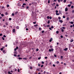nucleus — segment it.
<instances>
[{
	"mask_svg": "<svg viewBox=\"0 0 74 74\" xmlns=\"http://www.w3.org/2000/svg\"><path fill=\"white\" fill-rule=\"evenodd\" d=\"M17 5L19 7H21V3L19 2L18 3Z\"/></svg>",
	"mask_w": 74,
	"mask_h": 74,
	"instance_id": "f257e3e1",
	"label": "nucleus"
},
{
	"mask_svg": "<svg viewBox=\"0 0 74 74\" xmlns=\"http://www.w3.org/2000/svg\"><path fill=\"white\" fill-rule=\"evenodd\" d=\"M6 52H7V51H5L4 50L3 51V53H4V54H5Z\"/></svg>",
	"mask_w": 74,
	"mask_h": 74,
	"instance_id": "f03ea898",
	"label": "nucleus"
},
{
	"mask_svg": "<svg viewBox=\"0 0 74 74\" xmlns=\"http://www.w3.org/2000/svg\"><path fill=\"white\" fill-rule=\"evenodd\" d=\"M60 29H61V30L62 32H64V30L63 29H62V27L60 28Z\"/></svg>",
	"mask_w": 74,
	"mask_h": 74,
	"instance_id": "7ed1b4c3",
	"label": "nucleus"
},
{
	"mask_svg": "<svg viewBox=\"0 0 74 74\" xmlns=\"http://www.w3.org/2000/svg\"><path fill=\"white\" fill-rule=\"evenodd\" d=\"M68 49H67V48H65V49H63V51H67Z\"/></svg>",
	"mask_w": 74,
	"mask_h": 74,
	"instance_id": "20e7f679",
	"label": "nucleus"
},
{
	"mask_svg": "<svg viewBox=\"0 0 74 74\" xmlns=\"http://www.w3.org/2000/svg\"><path fill=\"white\" fill-rule=\"evenodd\" d=\"M15 29H13V33H15Z\"/></svg>",
	"mask_w": 74,
	"mask_h": 74,
	"instance_id": "39448f33",
	"label": "nucleus"
},
{
	"mask_svg": "<svg viewBox=\"0 0 74 74\" xmlns=\"http://www.w3.org/2000/svg\"><path fill=\"white\" fill-rule=\"evenodd\" d=\"M16 28L17 29H19V26H17Z\"/></svg>",
	"mask_w": 74,
	"mask_h": 74,
	"instance_id": "423d86ee",
	"label": "nucleus"
},
{
	"mask_svg": "<svg viewBox=\"0 0 74 74\" xmlns=\"http://www.w3.org/2000/svg\"><path fill=\"white\" fill-rule=\"evenodd\" d=\"M74 41V40L73 39H71L70 40V42H73Z\"/></svg>",
	"mask_w": 74,
	"mask_h": 74,
	"instance_id": "0eeeda50",
	"label": "nucleus"
},
{
	"mask_svg": "<svg viewBox=\"0 0 74 74\" xmlns=\"http://www.w3.org/2000/svg\"><path fill=\"white\" fill-rule=\"evenodd\" d=\"M59 22L61 23H62L63 22V21L61 20H59Z\"/></svg>",
	"mask_w": 74,
	"mask_h": 74,
	"instance_id": "6e6552de",
	"label": "nucleus"
},
{
	"mask_svg": "<svg viewBox=\"0 0 74 74\" xmlns=\"http://www.w3.org/2000/svg\"><path fill=\"white\" fill-rule=\"evenodd\" d=\"M18 12L17 11L15 13V15H16V14H18Z\"/></svg>",
	"mask_w": 74,
	"mask_h": 74,
	"instance_id": "1a4fd4ad",
	"label": "nucleus"
},
{
	"mask_svg": "<svg viewBox=\"0 0 74 74\" xmlns=\"http://www.w3.org/2000/svg\"><path fill=\"white\" fill-rule=\"evenodd\" d=\"M65 11H68V9H67V8H66L65 9Z\"/></svg>",
	"mask_w": 74,
	"mask_h": 74,
	"instance_id": "9d476101",
	"label": "nucleus"
},
{
	"mask_svg": "<svg viewBox=\"0 0 74 74\" xmlns=\"http://www.w3.org/2000/svg\"><path fill=\"white\" fill-rule=\"evenodd\" d=\"M14 15H15V14H14V13H12V16H14Z\"/></svg>",
	"mask_w": 74,
	"mask_h": 74,
	"instance_id": "9b49d317",
	"label": "nucleus"
},
{
	"mask_svg": "<svg viewBox=\"0 0 74 74\" xmlns=\"http://www.w3.org/2000/svg\"><path fill=\"white\" fill-rule=\"evenodd\" d=\"M56 21H58V19L57 18H55Z\"/></svg>",
	"mask_w": 74,
	"mask_h": 74,
	"instance_id": "f8f14e48",
	"label": "nucleus"
},
{
	"mask_svg": "<svg viewBox=\"0 0 74 74\" xmlns=\"http://www.w3.org/2000/svg\"><path fill=\"white\" fill-rule=\"evenodd\" d=\"M8 74H12V73H11V72H10V71H8Z\"/></svg>",
	"mask_w": 74,
	"mask_h": 74,
	"instance_id": "ddd939ff",
	"label": "nucleus"
},
{
	"mask_svg": "<svg viewBox=\"0 0 74 74\" xmlns=\"http://www.w3.org/2000/svg\"><path fill=\"white\" fill-rule=\"evenodd\" d=\"M68 6L69 7H70L71 6V4H69L68 5Z\"/></svg>",
	"mask_w": 74,
	"mask_h": 74,
	"instance_id": "4468645a",
	"label": "nucleus"
},
{
	"mask_svg": "<svg viewBox=\"0 0 74 74\" xmlns=\"http://www.w3.org/2000/svg\"><path fill=\"white\" fill-rule=\"evenodd\" d=\"M23 59H24V60H27V58H23Z\"/></svg>",
	"mask_w": 74,
	"mask_h": 74,
	"instance_id": "2eb2a0df",
	"label": "nucleus"
},
{
	"mask_svg": "<svg viewBox=\"0 0 74 74\" xmlns=\"http://www.w3.org/2000/svg\"><path fill=\"white\" fill-rule=\"evenodd\" d=\"M66 19L67 21H69V18L67 17L66 18Z\"/></svg>",
	"mask_w": 74,
	"mask_h": 74,
	"instance_id": "dca6fc26",
	"label": "nucleus"
},
{
	"mask_svg": "<svg viewBox=\"0 0 74 74\" xmlns=\"http://www.w3.org/2000/svg\"><path fill=\"white\" fill-rule=\"evenodd\" d=\"M52 38H51L50 40H49V42H51V41H52Z\"/></svg>",
	"mask_w": 74,
	"mask_h": 74,
	"instance_id": "f3484780",
	"label": "nucleus"
},
{
	"mask_svg": "<svg viewBox=\"0 0 74 74\" xmlns=\"http://www.w3.org/2000/svg\"><path fill=\"white\" fill-rule=\"evenodd\" d=\"M5 25H8V23H7V22H6L5 23Z\"/></svg>",
	"mask_w": 74,
	"mask_h": 74,
	"instance_id": "a211bd4d",
	"label": "nucleus"
},
{
	"mask_svg": "<svg viewBox=\"0 0 74 74\" xmlns=\"http://www.w3.org/2000/svg\"><path fill=\"white\" fill-rule=\"evenodd\" d=\"M47 23L48 24H49V23H50V21H49V20L47 22Z\"/></svg>",
	"mask_w": 74,
	"mask_h": 74,
	"instance_id": "6ab92c4d",
	"label": "nucleus"
},
{
	"mask_svg": "<svg viewBox=\"0 0 74 74\" xmlns=\"http://www.w3.org/2000/svg\"><path fill=\"white\" fill-rule=\"evenodd\" d=\"M62 28L63 29H66V28L64 27H62Z\"/></svg>",
	"mask_w": 74,
	"mask_h": 74,
	"instance_id": "aec40b11",
	"label": "nucleus"
},
{
	"mask_svg": "<svg viewBox=\"0 0 74 74\" xmlns=\"http://www.w3.org/2000/svg\"><path fill=\"white\" fill-rule=\"evenodd\" d=\"M71 24H73L74 23H73V22L71 21Z\"/></svg>",
	"mask_w": 74,
	"mask_h": 74,
	"instance_id": "412c9836",
	"label": "nucleus"
},
{
	"mask_svg": "<svg viewBox=\"0 0 74 74\" xmlns=\"http://www.w3.org/2000/svg\"><path fill=\"white\" fill-rule=\"evenodd\" d=\"M38 26V25L36 24L34 25L35 27H36V26Z\"/></svg>",
	"mask_w": 74,
	"mask_h": 74,
	"instance_id": "4be33fe9",
	"label": "nucleus"
},
{
	"mask_svg": "<svg viewBox=\"0 0 74 74\" xmlns=\"http://www.w3.org/2000/svg\"><path fill=\"white\" fill-rule=\"evenodd\" d=\"M21 9H24V8L22 7L20 8Z\"/></svg>",
	"mask_w": 74,
	"mask_h": 74,
	"instance_id": "5701e85b",
	"label": "nucleus"
},
{
	"mask_svg": "<svg viewBox=\"0 0 74 74\" xmlns=\"http://www.w3.org/2000/svg\"><path fill=\"white\" fill-rule=\"evenodd\" d=\"M49 26H50V25H48L46 26V27H49Z\"/></svg>",
	"mask_w": 74,
	"mask_h": 74,
	"instance_id": "b1692460",
	"label": "nucleus"
},
{
	"mask_svg": "<svg viewBox=\"0 0 74 74\" xmlns=\"http://www.w3.org/2000/svg\"><path fill=\"white\" fill-rule=\"evenodd\" d=\"M26 8L27 9H28V8H29V6H27Z\"/></svg>",
	"mask_w": 74,
	"mask_h": 74,
	"instance_id": "393cba45",
	"label": "nucleus"
},
{
	"mask_svg": "<svg viewBox=\"0 0 74 74\" xmlns=\"http://www.w3.org/2000/svg\"><path fill=\"white\" fill-rule=\"evenodd\" d=\"M56 33H57V34H58V33H59V31H57L56 32Z\"/></svg>",
	"mask_w": 74,
	"mask_h": 74,
	"instance_id": "a878e982",
	"label": "nucleus"
},
{
	"mask_svg": "<svg viewBox=\"0 0 74 74\" xmlns=\"http://www.w3.org/2000/svg\"><path fill=\"white\" fill-rule=\"evenodd\" d=\"M36 51H39V49H36Z\"/></svg>",
	"mask_w": 74,
	"mask_h": 74,
	"instance_id": "bb28decb",
	"label": "nucleus"
},
{
	"mask_svg": "<svg viewBox=\"0 0 74 74\" xmlns=\"http://www.w3.org/2000/svg\"><path fill=\"white\" fill-rule=\"evenodd\" d=\"M9 20H10V21H11V20H12V18H9Z\"/></svg>",
	"mask_w": 74,
	"mask_h": 74,
	"instance_id": "cd10ccee",
	"label": "nucleus"
},
{
	"mask_svg": "<svg viewBox=\"0 0 74 74\" xmlns=\"http://www.w3.org/2000/svg\"><path fill=\"white\" fill-rule=\"evenodd\" d=\"M74 8V6H73V5L71 6V8Z\"/></svg>",
	"mask_w": 74,
	"mask_h": 74,
	"instance_id": "c85d7f7f",
	"label": "nucleus"
},
{
	"mask_svg": "<svg viewBox=\"0 0 74 74\" xmlns=\"http://www.w3.org/2000/svg\"><path fill=\"white\" fill-rule=\"evenodd\" d=\"M54 56L55 57V58H56L57 57V56L56 55V54H55L54 55Z\"/></svg>",
	"mask_w": 74,
	"mask_h": 74,
	"instance_id": "c756f323",
	"label": "nucleus"
},
{
	"mask_svg": "<svg viewBox=\"0 0 74 74\" xmlns=\"http://www.w3.org/2000/svg\"><path fill=\"white\" fill-rule=\"evenodd\" d=\"M66 1H67V0H64V3H66Z\"/></svg>",
	"mask_w": 74,
	"mask_h": 74,
	"instance_id": "7c9ffc66",
	"label": "nucleus"
},
{
	"mask_svg": "<svg viewBox=\"0 0 74 74\" xmlns=\"http://www.w3.org/2000/svg\"><path fill=\"white\" fill-rule=\"evenodd\" d=\"M2 40H5L4 38L3 37H2Z\"/></svg>",
	"mask_w": 74,
	"mask_h": 74,
	"instance_id": "2f4dec72",
	"label": "nucleus"
},
{
	"mask_svg": "<svg viewBox=\"0 0 74 74\" xmlns=\"http://www.w3.org/2000/svg\"><path fill=\"white\" fill-rule=\"evenodd\" d=\"M18 72H19L20 71V69H18Z\"/></svg>",
	"mask_w": 74,
	"mask_h": 74,
	"instance_id": "473e14b6",
	"label": "nucleus"
},
{
	"mask_svg": "<svg viewBox=\"0 0 74 74\" xmlns=\"http://www.w3.org/2000/svg\"><path fill=\"white\" fill-rule=\"evenodd\" d=\"M1 16H4V14H1Z\"/></svg>",
	"mask_w": 74,
	"mask_h": 74,
	"instance_id": "72a5a7b5",
	"label": "nucleus"
},
{
	"mask_svg": "<svg viewBox=\"0 0 74 74\" xmlns=\"http://www.w3.org/2000/svg\"><path fill=\"white\" fill-rule=\"evenodd\" d=\"M41 63H42V64H44V61H42Z\"/></svg>",
	"mask_w": 74,
	"mask_h": 74,
	"instance_id": "f704fd0d",
	"label": "nucleus"
},
{
	"mask_svg": "<svg viewBox=\"0 0 74 74\" xmlns=\"http://www.w3.org/2000/svg\"><path fill=\"white\" fill-rule=\"evenodd\" d=\"M32 57H30L29 58V59H32Z\"/></svg>",
	"mask_w": 74,
	"mask_h": 74,
	"instance_id": "c9c22d12",
	"label": "nucleus"
},
{
	"mask_svg": "<svg viewBox=\"0 0 74 74\" xmlns=\"http://www.w3.org/2000/svg\"><path fill=\"white\" fill-rule=\"evenodd\" d=\"M1 51H3V48L1 49Z\"/></svg>",
	"mask_w": 74,
	"mask_h": 74,
	"instance_id": "e433bc0d",
	"label": "nucleus"
},
{
	"mask_svg": "<svg viewBox=\"0 0 74 74\" xmlns=\"http://www.w3.org/2000/svg\"><path fill=\"white\" fill-rule=\"evenodd\" d=\"M53 67H55V66H56L55 65L53 64Z\"/></svg>",
	"mask_w": 74,
	"mask_h": 74,
	"instance_id": "4c0bfd02",
	"label": "nucleus"
},
{
	"mask_svg": "<svg viewBox=\"0 0 74 74\" xmlns=\"http://www.w3.org/2000/svg\"><path fill=\"white\" fill-rule=\"evenodd\" d=\"M39 30H41V27H39Z\"/></svg>",
	"mask_w": 74,
	"mask_h": 74,
	"instance_id": "58836bf2",
	"label": "nucleus"
},
{
	"mask_svg": "<svg viewBox=\"0 0 74 74\" xmlns=\"http://www.w3.org/2000/svg\"><path fill=\"white\" fill-rule=\"evenodd\" d=\"M57 64H59V61H57Z\"/></svg>",
	"mask_w": 74,
	"mask_h": 74,
	"instance_id": "ea45409f",
	"label": "nucleus"
},
{
	"mask_svg": "<svg viewBox=\"0 0 74 74\" xmlns=\"http://www.w3.org/2000/svg\"><path fill=\"white\" fill-rule=\"evenodd\" d=\"M42 33H44V31H42Z\"/></svg>",
	"mask_w": 74,
	"mask_h": 74,
	"instance_id": "a19ab883",
	"label": "nucleus"
},
{
	"mask_svg": "<svg viewBox=\"0 0 74 74\" xmlns=\"http://www.w3.org/2000/svg\"><path fill=\"white\" fill-rule=\"evenodd\" d=\"M56 15H59V13H56Z\"/></svg>",
	"mask_w": 74,
	"mask_h": 74,
	"instance_id": "79ce46f5",
	"label": "nucleus"
},
{
	"mask_svg": "<svg viewBox=\"0 0 74 74\" xmlns=\"http://www.w3.org/2000/svg\"><path fill=\"white\" fill-rule=\"evenodd\" d=\"M48 3H50V1L49 0L48 1Z\"/></svg>",
	"mask_w": 74,
	"mask_h": 74,
	"instance_id": "37998d69",
	"label": "nucleus"
},
{
	"mask_svg": "<svg viewBox=\"0 0 74 74\" xmlns=\"http://www.w3.org/2000/svg\"><path fill=\"white\" fill-rule=\"evenodd\" d=\"M62 26H66V24L63 25Z\"/></svg>",
	"mask_w": 74,
	"mask_h": 74,
	"instance_id": "c03bdc74",
	"label": "nucleus"
},
{
	"mask_svg": "<svg viewBox=\"0 0 74 74\" xmlns=\"http://www.w3.org/2000/svg\"><path fill=\"white\" fill-rule=\"evenodd\" d=\"M9 5H7V7H9Z\"/></svg>",
	"mask_w": 74,
	"mask_h": 74,
	"instance_id": "a18cd8bd",
	"label": "nucleus"
},
{
	"mask_svg": "<svg viewBox=\"0 0 74 74\" xmlns=\"http://www.w3.org/2000/svg\"><path fill=\"white\" fill-rule=\"evenodd\" d=\"M3 27H6V26H5V25H4L3 26Z\"/></svg>",
	"mask_w": 74,
	"mask_h": 74,
	"instance_id": "49530a36",
	"label": "nucleus"
},
{
	"mask_svg": "<svg viewBox=\"0 0 74 74\" xmlns=\"http://www.w3.org/2000/svg\"><path fill=\"white\" fill-rule=\"evenodd\" d=\"M49 52H51V49H49Z\"/></svg>",
	"mask_w": 74,
	"mask_h": 74,
	"instance_id": "de8ad7c7",
	"label": "nucleus"
},
{
	"mask_svg": "<svg viewBox=\"0 0 74 74\" xmlns=\"http://www.w3.org/2000/svg\"><path fill=\"white\" fill-rule=\"evenodd\" d=\"M36 22H33V23H34V24H36Z\"/></svg>",
	"mask_w": 74,
	"mask_h": 74,
	"instance_id": "09e8293b",
	"label": "nucleus"
},
{
	"mask_svg": "<svg viewBox=\"0 0 74 74\" xmlns=\"http://www.w3.org/2000/svg\"><path fill=\"white\" fill-rule=\"evenodd\" d=\"M47 19H49V16H47Z\"/></svg>",
	"mask_w": 74,
	"mask_h": 74,
	"instance_id": "8fccbe9b",
	"label": "nucleus"
},
{
	"mask_svg": "<svg viewBox=\"0 0 74 74\" xmlns=\"http://www.w3.org/2000/svg\"><path fill=\"white\" fill-rule=\"evenodd\" d=\"M60 37H61V38H63V36H60Z\"/></svg>",
	"mask_w": 74,
	"mask_h": 74,
	"instance_id": "3c124183",
	"label": "nucleus"
},
{
	"mask_svg": "<svg viewBox=\"0 0 74 74\" xmlns=\"http://www.w3.org/2000/svg\"><path fill=\"white\" fill-rule=\"evenodd\" d=\"M14 56H15V57H16V54H14Z\"/></svg>",
	"mask_w": 74,
	"mask_h": 74,
	"instance_id": "603ef678",
	"label": "nucleus"
},
{
	"mask_svg": "<svg viewBox=\"0 0 74 74\" xmlns=\"http://www.w3.org/2000/svg\"><path fill=\"white\" fill-rule=\"evenodd\" d=\"M58 19H61V18H60V17H58Z\"/></svg>",
	"mask_w": 74,
	"mask_h": 74,
	"instance_id": "864d4df0",
	"label": "nucleus"
},
{
	"mask_svg": "<svg viewBox=\"0 0 74 74\" xmlns=\"http://www.w3.org/2000/svg\"><path fill=\"white\" fill-rule=\"evenodd\" d=\"M56 13H58V10H56Z\"/></svg>",
	"mask_w": 74,
	"mask_h": 74,
	"instance_id": "5fc2aeb1",
	"label": "nucleus"
},
{
	"mask_svg": "<svg viewBox=\"0 0 74 74\" xmlns=\"http://www.w3.org/2000/svg\"><path fill=\"white\" fill-rule=\"evenodd\" d=\"M14 54H17L16 52H14Z\"/></svg>",
	"mask_w": 74,
	"mask_h": 74,
	"instance_id": "6e6d98bb",
	"label": "nucleus"
},
{
	"mask_svg": "<svg viewBox=\"0 0 74 74\" xmlns=\"http://www.w3.org/2000/svg\"><path fill=\"white\" fill-rule=\"evenodd\" d=\"M40 59H41V57H39V58H38V60H40Z\"/></svg>",
	"mask_w": 74,
	"mask_h": 74,
	"instance_id": "4d7b16f0",
	"label": "nucleus"
},
{
	"mask_svg": "<svg viewBox=\"0 0 74 74\" xmlns=\"http://www.w3.org/2000/svg\"><path fill=\"white\" fill-rule=\"evenodd\" d=\"M43 26L44 27H46V26L45 25V24H43Z\"/></svg>",
	"mask_w": 74,
	"mask_h": 74,
	"instance_id": "13d9d810",
	"label": "nucleus"
},
{
	"mask_svg": "<svg viewBox=\"0 0 74 74\" xmlns=\"http://www.w3.org/2000/svg\"><path fill=\"white\" fill-rule=\"evenodd\" d=\"M51 28H52V29L53 28H54L53 26H52L51 27Z\"/></svg>",
	"mask_w": 74,
	"mask_h": 74,
	"instance_id": "bf43d9fd",
	"label": "nucleus"
},
{
	"mask_svg": "<svg viewBox=\"0 0 74 74\" xmlns=\"http://www.w3.org/2000/svg\"><path fill=\"white\" fill-rule=\"evenodd\" d=\"M3 35V34H0V36H1Z\"/></svg>",
	"mask_w": 74,
	"mask_h": 74,
	"instance_id": "052dcab7",
	"label": "nucleus"
},
{
	"mask_svg": "<svg viewBox=\"0 0 74 74\" xmlns=\"http://www.w3.org/2000/svg\"><path fill=\"white\" fill-rule=\"evenodd\" d=\"M65 17H65V16H63V18H65Z\"/></svg>",
	"mask_w": 74,
	"mask_h": 74,
	"instance_id": "680f3d73",
	"label": "nucleus"
},
{
	"mask_svg": "<svg viewBox=\"0 0 74 74\" xmlns=\"http://www.w3.org/2000/svg\"><path fill=\"white\" fill-rule=\"evenodd\" d=\"M18 59H19V60L22 59V58H18Z\"/></svg>",
	"mask_w": 74,
	"mask_h": 74,
	"instance_id": "e2e57ef3",
	"label": "nucleus"
},
{
	"mask_svg": "<svg viewBox=\"0 0 74 74\" xmlns=\"http://www.w3.org/2000/svg\"><path fill=\"white\" fill-rule=\"evenodd\" d=\"M43 66V65H42L41 66V67H42Z\"/></svg>",
	"mask_w": 74,
	"mask_h": 74,
	"instance_id": "0e129e2a",
	"label": "nucleus"
},
{
	"mask_svg": "<svg viewBox=\"0 0 74 74\" xmlns=\"http://www.w3.org/2000/svg\"><path fill=\"white\" fill-rule=\"evenodd\" d=\"M23 5H26V3H23Z\"/></svg>",
	"mask_w": 74,
	"mask_h": 74,
	"instance_id": "69168bd1",
	"label": "nucleus"
},
{
	"mask_svg": "<svg viewBox=\"0 0 74 74\" xmlns=\"http://www.w3.org/2000/svg\"><path fill=\"white\" fill-rule=\"evenodd\" d=\"M3 37H6V36H5V35H3Z\"/></svg>",
	"mask_w": 74,
	"mask_h": 74,
	"instance_id": "338daca9",
	"label": "nucleus"
},
{
	"mask_svg": "<svg viewBox=\"0 0 74 74\" xmlns=\"http://www.w3.org/2000/svg\"><path fill=\"white\" fill-rule=\"evenodd\" d=\"M72 12L73 13H74V10H72Z\"/></svg>",
	"mask_w": 74,
	"mask_h": 74,
	"instance_id": "774afa93",
	"label": "nucleus"
}]
</instances>
